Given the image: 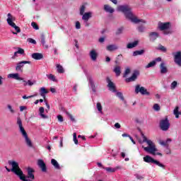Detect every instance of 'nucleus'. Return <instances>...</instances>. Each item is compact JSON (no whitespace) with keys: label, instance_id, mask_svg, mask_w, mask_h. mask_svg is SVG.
I'll return each instance as SVG.
<instances>
[{"label":"nucleus","instance_id":"f257e3e1","mask_svg":"<svg viewBox=\"0 0 181 181\" xmlns=\"http://www.w3.org/2000/svg\"><path fill=\"white\" fill-rule=\"evenodd\" d=\"M117 11L122 12L124 13L126 19L130 21L132 23L138 24L141 22V23H146V21L142 19L138 18L136 16H134L132 12V8L129 5H121L117 8Z\"/></svg>","mask_w":181,"mask_h":181},{"label":"nucleus","instance_id":"f03ea898","mask_svg":"<svg viewBox=\"0 0 181 181\" xmlns=\"http://www.w3.org/2000/svg\"><path fill=\"white\" fill-rule=\"evenodd\" d=\"M8 164L12 166L11 169L8 168V167H5L7 172H13L15 175H17L18 177H20V180L22 181H32L26 178L25 175H23V172L19 168V163L16 161H8Z\"/></svg>","mask_w":181,"mask_h":181},{"label":"nucleus","instance_id":"7ed1b4c3","mask_svg":"<svg viewBox=\"0 0 181 181\" xmlns=\"http://www.w3.org/2000/svg\"><path fill=\"white\" fill-rule=\"evenodd\" d=\"M17 125H18L20 133L21 134L23 138H24L27 146H28V148H33V144L32 143V140H30V139L28 136L26 130H25V128H23V126L22 124V119H21V117L17 118Z\"/></svg>","mask_w":181,"mask_h":181},{"label":"nucleus","instance_id":"20e7f679","mask_svg":"<svg viewBox=\"0 0 181 181\" xmlns=\"http://www.w3.org/2000/svg\"><path fill=\"white\" fill-rule=\"evenodd\" d=\"M141 136L143 139V142H146L147 145H148V146L147 147H145L144 146H142L145 152H148V153H151V155H156V153H155L156 152L157 149L155 144H153V141L148 140L144 134H141Z\"/></svg>","mask_w":181,"mask_h":181},{"label":"nucleus","instance_id":"39448f33","mask_svg":"<svg viewBox=\"0 0 181 181\" xmlns=\"http://www.w3.org/2000/svg\"><path fill=\"white\" fill-rule=\"evenodd\" d=\"M7 23L9 26H11V28H13V29H15L16 32L17 33H21V28L16 25V24H15V23H13V21H15V19L13 18V17L12 16V14H11V13H8L7 14Z\"/></svg>","mask_w":181,"mask_h":181},{"label":"nucleus","instance_id":"423d86ee","mask_svg":"<svg viewBox=\"0 0 181 181\" xmlns=\"http://www.w3.org/2000/svg\"><path fill=\"white\" fill-rule=\"evenodd\" d=\"M135 94H141V95H151V93L148 91L144 86H141V85L137 84L135 86L134 89Z\"/></svg>","mask_w":181,"mask_h":181},{"label":"nucleus","instance_id":"0eeeda50","mask_svg":"<svg viewBox=\"0 0 181 181\" xmlns=\"http://www.w3.org/2000/svg\"><path fill=\"white\" fill-rule=\"evenodd\" d=\"M144 162H146V163H154L157 166H159L160 168H163L165 169V165L160 163V162L153 159L152 157L150 156H146L144 157Z\"/></svg>","mask_w":181,"mask_h":181},{"label":"nucleus","instance_id":"6e6552de","mask_svg":"<svg viewBox=\"0 0 181 181\" xmlns=\"http://www.w3.org/2000/svg\"><path fill=\"white\" fill-rule=\"evenodd\" d=\"M170 127V123H169V119L168 117H165L164 119L160 120V128L162 131H168Z\"/></svg>","mask_w":181,"mask_h":181},{"label":"nucleus","instance_id":"1a4fd4ad","mask_svg":"<svg viewBox=\"0 0 181 181\" xmlns=\"http://www.w3.org/2000/svg\"><path fill=\"white\" fill-rule=\"evenodd\" d=\"M30 61H21L17 62L16 71L22 73V71H23V67H25V64H30Z\"/></svg>","mask_w":181,"mask_h":181},{"label":"nucleus","instance_id":"9d476101","mask_svg":"<svg viewBox=\"0 0 181 181\" xmlns=\"http://www.w3.org/2000/svg\"><path fill=\"white\" fill-rule=\"evenodd\" d=\"M173 56L174 57V62L175 64H177V66L181 67V52L178 51L173 52Z\"/></svg>","mask_w":181,"mask_h":181},{"label":"nucleus","instance_id":"9b49d317","mask_svg":"<svg viewBox=\"0 0 181 181\" xmlns=\"http://www.w3.org/2000/svg\"><path fill=\"white\" fill-rule=\"evenodd\" d=\"M106 83H107V87L110 91H112V93H117V89H115V84L112 83L110 77L106 78Z\"/></svg>","mask_w":181,"mask_h":181},{"label":"nucleus","instance_id":"f8f14e48","mask_svg":"<svg viewBox=\"0 0 181 181\" xmlns=\"http://www.w3.org/2000/svg\"><path fill=\"white\" fill-rule=\"evenodd\" d=\"M87 80L92 91L93 93H95L97 91V89L95 88V83H94V79H93V77L91 76L88 75Z\"/></svg>","mask_w":181,"mask_h":181},{"label":"nucleus","instance_id":"ddd939ff","mask_svg":"<svg viewBox=\"0 0 181 181\" xmlns=\"http://www.w3.org/2000/svg\"><path fill=\"white\" fill-rule=\"evenodd\" d=\"M158 26L160 30H168L170 28V23L159 22Z\"/></svg>","mask_w":181,"mask_h":181},{"label":"nucleus","instance_id":"4468645a","mask_svg":"<svg viewBox=\"0 0 181 181\" xmlns=\"http://www.w3.org/2000/svg\"><path fill=\"white\" fill-rule=\"evenodd\" d=\"M159 62H162V58L160 57H158V58H156L154 60H153L152 62L148 63L146 66V69H150V67H153L154 66L156 65V63H158Z\"/></svg>","mask_w":181,"mask_h":181},{"label":"nucleus","instance_id":"2eb2a0df","mask_svg":"<svg viewBox=\"0 0 181 181\" xmlns=\"http://www.w3.org/2000/svg\"><path fill=\"white\" fill-rule=\"evenodd\" d=\"M139 74V72H138L137 71H135L132 74V76L126 78V83H131V81H135V80L137 78Z\"/></svg>","mask_w":181,"mask_h":181},{"label":"nucleus","instance_id":"dca6fc26","mask_svg":"<svg viewBox=\"0 0 181 181\" xmlns=\"http://www.w3.org/2000/svg\"><path fill=\"white\" fill-rule=\"evenodd\" d=\"M37 165L39 166V168H40L42 172H47V168L46 167V164L45 163V161H43V160H38Z\"/></svg>","mask_w":181,"mask_h":181},{"label":"nucleus","instance_id":"f3484780","mask_svg":"<svg viewBox=\"0 0 181 181\" xmlns=\"http://www.w3.org/2000/svg\"><path fill=\"white\" fill-rule=\"evenodd\" d=\"M160 74H166V73H168V67L166 66V63L162 62L160 64Z\"/></svg>","mask_w":181,"mask_h":181},{"label":"nucleus","instance_id":"a211bd4d","mask_svg":"<svg viewBox=\"0 0 181 181\" xmlns=\"http://www.w3.org/2000/svg\"><path fill=\"white\" fill-rule=\"evenodd\" d=\"M151 42H155L158 37H159V34L156 32H151L148 34Z\"/></svg>","mask_w":181,"mask_h":181},{"label":"nucleus","instance_id":"6ab92c4d","mask_svg":"<svg viewBox=\"0 0 181 181\" xmlns=\"http://www.w3.org/2000/svg\"><path fill=\"white\" fill-rule=\"evenodd\" d=\"M31 57L34 60H42L43 59V54L39 52L33 53Z\"/></svg>","mask_w":181,"mask_h":181},{"label":"nucleus","instance_id":"aec40b11","mask_svg":"<svg viewBox=\"0 0 181 181\" xmlns=\"http://www.w3.org/2000/svg\"><path fill=\"white\" fill-rule=\"evenodd\" d=\"M27 172H28V178L31 179L32 180H33V179H35V175H33V173H35V170H33V168L28 167L27 168Z\"/></svg>","mask_w":181,"mask_h":181},{"label":"nucleus","instance_id":"412c9836","mask_svg":"<svg viewBox=\"0 0 181 181\" xmlns=\"http://www.w3.org/2000/svg\"><path fill=\"white\" fill-rule=\"evenodd\" d=\"M8 78H13L14 80H19V81L23 80V78H21V76H19V74L18 73L8 74Z\"/></svg>","mask_w":181,"mask_h":181},{"label":"nucleus","instance_id":"4be33fe9","mask_svg":"<svg viewBox=\"0 0 181 181\" xmlns=\"http://www.w3.org/2000/svg\"><path fill=\"white\" fill-rule=\"evenodd\" d=\"M93 15V13L91 12H87L82 15V20L84 21V22H88V20L90 18H91Z\"/></svg>","mask_w":181,"mask_h":181},{"label":"nucleus","instance_id":"5701e85b","mask_svg":"<svg viewBox=\"0 0 181 181\" xmlns=\"http://www.w3.org/2000/svg\"><path fill=\"white\" fill-rule=\"evenodd\" d=\"M106 50H107V52H114L118 50V47L115 44L109 45L106 47Z\"/></svg>","mask_w":181,"mask_h":181},{"label":"nucleus","instance_id":"b1692460","mask_svg":"<svg viewBox=\"0 0 181 181\" xmlns=\"http://www.w3.org/2000/svg\"><path fill=\"white\" fill-rule=\"evenodd\" d=\"M89 56L91 59V60H93V62H95V60H97V56H98V54H97V52L95 51V49H92L90 52Z\"/></svg>","mask_w":181,"mask_h":181},{"label":"nucleus","instance_id":"393cba45","mask_svg":"<svg viewBox=\"0 0 181 181\" xmlns=\"http://www.w3.org/2000/svg\"><path fill=\"white\" fill-rule=\"evenodd\" d=\"M51 163L57 170H60V169H62V168H60V164H59V162H57L54 158L51 160Z\"/></svg>","mask_w":181,"mask_h":181},{"label":"nucleus","instance_id":"a878e982","mask_svg":"<svg viewBox=\"0 0 181 181\" xmlns=\"http://www.w3.org/2000/svg\"><path fill=\"white\" fill-rule=\"evenodd\" d=\"M104 10L105 11V12H107V13H114V12H115V10L111 7V6L105 4L104 6Z\"/></svg>","mask_w":181,"mask_h":181},{"label":"nucleus","instance_id":"bb28decb","mask_svg":"<svg viewBox=\"0 0 181 181\" xmlns=\"http://www.w3.org/2000/svg\"><path fill=\"white\" fill-rule=\"evenodd\" d=\"M39 111H40V116L41 117V118H42V119H47V118H49L48 115H46L44 114L45 107H40L39 108Z\"/></svg>","mask_w":181,"mask_h":181},{"label":"nucleus","instance_id":"cd10ccee","mask_svg":"<svg viewBox=\"0 0 181 181\" xmlns=\"http://www.w3.org/2000/svg\"><path fill=\"white\" fill-rule=\"evenodd\" d=\"M48 91L46 90V88L42 87L40 88V95L43 98H46V94H47Z\"/></svg>","mask_w":181,"mask_h":181},{"label":"nucleus","instance_id":"c85d7f7f","mask_svg":"<svg viewBox=\"0 0 181 181\" xmlns=\"http://www.w3.org/2000/svg\"><path fill=\"white\" fill-rule=\"evenodd\" d=\"M139 42L138 40H136L133 42L128 43L127 45V49H134V47H136L138 46V44Z\"/></svg>","mask_w":181,"mask_h":181},{"label":"nucleus","instance_id":"c756f323","mask_svg":"<svg viewBox=\"0 0 181 181\" xmlns=\"http://www.w3.org/2000/svg\"><path fill=\"white\" fill-rule=\"evenodd\" d=\"M118 169H121V167L117 166L114 168H112L111 167L105 168V170L109 172L110 173H114V172H117V170H118Z\"/></svg>","mask_w":181,"mask_h":181},{"label":"nucleus","instance_id":"7c9ffc66","mask_svg":"<svg viewBox=\"0 0 181 181\" xmlns=\"http://www.w3.org/2000/svg\"><path fill=\"white\" fill-rule=\"evenodd\" d=\"M56 67L57 73H59V74H63V73H64V68H63V66L60 65V64H57L56 65Z\"/></svg>","mask_w":181,"mask_h":181},{"label":"nucleus","instance_id":"2f4dec72","mask_svg":"<svg viewBox=\"0 0 181 181\" xmlns=\"http://www.w3.org/2000/svg\"><path fill=\"white\" fill-rule=\"evenodd\" d=\"M113 71L115 73L117 77L121 76V66H115Z\"/></svg>","mask_w":181,"mask_h":181},{"label":"nucleus","instance_id":"473e14b6","mask_svg":"<svg viewBox=\"0 0 181 181\" xmlns=\"http://www.w3.org/2000/svg\"><path fill=\"white\" fill-rule=\"evenodd\" d=\"M145 53V49L136 50L133 52V56H141Z\"/></svg>","mask_w":181,"mask_h":181},{"label":"nucleus","instance_id":"72a5a7b5","mask_svg":"<svg viewBox=\"0 0 181 181\" xmlns=\"http://www.w3.org/2000/svg\"><path fill=\"white\" fill-rule=\"evenodd\" d=\"M168 142H172V139H168L165 141L160 140L159 143H160L163 146H166L167 148H169V146L168 145Z\"/></svg>","mask_w":181,"mask_h":181},{"label":"nucleus","instance_id":"f704fd0d","mask_svg":"<svg viewBox=\"0 0 181 181\" xmlns=\"http://www.w3.org/2000/svg\"><path fill=\"white\" fill-rule=\"evenodd\" d=\"M46 76L51 81H54V82L57 81V80L56 79V76H54V75H53L52 74H47Z\"/></svg>","mask_w":181,"mask_h":181},{"label":"nucleus","instance_id":"c9c22d12","mask_svg":"<svg viewBox=\"0 0 181 181\" xmlns=\"http://www.w3.org/2000/svg\"><path fill=\"white\" fill-rule=\"evenodd\" d=\"M175 118H179V115H181V112H179V107H176L173 111Z\"/></svg>","mask_w":181,"mask_h":181},{"label":"nucleus","instance_id":"e433bc0d","mask_svg":"<svg viewBox=\"0 0 181 181\" xmlns=\"http://www.w3.org/2000/svg\"><path fill=\"white\" fill-rule=\"evenodd\" d=\"M113 93H116V96L118 97V98H119V100H121L122 101H124V95H122V93L118 92L117 90L116 92Z\"/></svg>","mask_w":181,"mask_h":181},{"label":"nucleus","instance_id":"4c0bfd02","mask_svg":"<svg viewBox=\"0 0 181 181\" xmlns=\"http://www.w3.org/2000/svg\"><path fill=\"white\" fill-rule=\"evenodd\" d=\"M157 49L160 50V52H163V53H166L167 51L166 47L162 45H159Z\"/></svg>","mask_w":181,"mask_h":181},{"label":"nucleus","instance_id":"58836bf2","mask_svg":"<svg viewBox=\"0 0 181 181\" xmlns=\"http://www.w3.org/2000/svg\"><path fill=\"white\" fill-rule=\"evenodd\" d=\"M137 30L138 32H139L140 33H144V32H145V26L144 25H139L137 27Z\"/></svg>","mask_w":181,"mask_h":181},{"label":"nucleus","instance_id":"ea45409f","mask_svg":"<svg viewBox=\"0 0 181 181\" xmlns=\"http://www.w3.org/2000/svg\"><path fill=\"white\" fill-rule=\"evenodd\" d=\"M176 87H177V81H174L170 84V89L175 90V88H176Z\"/></svg>","mask_w":181,"mask_h":181},{"label":"nucleus","instance_id":"a19ab883","mask_svg":"<svg viewBox=\"0 0 181 181\" xmlns=\"http://www.w3.org/2000/svg\"><path fill=\"white\" fill-rule=\"evenodd\" d=\"M85 11H86V6L82 5L80 8V15L81 16L84 15Z\"/></svg>","mask_w":181,"mask_h":181},{"label":"nucleus","instance_id":"79ce46f5","mask_svg":"<svg viewBox=\"0 0 181 181\" xmlns=\"http://www.w3.org/2000/svg\"><path fill=\"white\" fill-rule=\"evenodd\" d=\"M96 107H97V110L98 111H99V112H103V106L101 105V103H98L97 105H96Z\"/></svg>","mask_w":181,"mask_h":181},{"label":"nucleus","instance_id":"37998d69","mask_svg":"<svg viewBox=\"0 0 181 181\" xmlns=\"http://www.w3.org/2000/svg\"><path fill=\"white\" fill-rule=\"evenodd\" d=\"M16 52H17L18 54H21V55L25 54V49H22L21 47H18V50Z\"/></svg>","mask_w":181,"mask_h":181},{"label":"nucleus","instance_id":"c03bdc74","mask_svg":"<svg viewBox=\"0 0 181 181\" xmlns=\"http://www.w3.org/2000/svg\"><path fill=\"white\" fill-rule=\"evenodd\" d=\"M74 142L75 145H78V140L77 139V133H74Z\"/></svg>","mask_w":181,"mask_h":181},{"label":"nucleus","instance_id":"a18cd8bd","mask_svg":"<svg viewBox=\"0 0 181 181\" xmlns=\"http://www.w3.org/2000/svg\"><path fill=\"white\" fill-rule=\"evenodd\" d=\"M153 108L155 111H160V106L158 103L154 104L153 106Z\"/></svg>","mask_w":181,"mask_h":181},{"label":"nucleus","instance_id":"49530a36","mask_svg":"<svg viewBox=\"0 0 181 181\" xmlns=\"http://www.w3.org/2000/svg\"><path fill=\"white\" fill-rule=\"evenodd\" d=\"M24 86H33V82L30 80H28L27 82L26 81H23Z\"/></svg>","mask_w":181,"mask_h":181},{"label":"nucleus","instance_id":"de8ad7c7","mask_svg":"<svg viewBox=\"0 0 181 181\" xmlns=\"http://www.w3.org/2000/svg\"><path fill=\"white\" fill-rule=\"evenodd\" d=\"M123 31H124V27H120L116 31V35H121V33H122Z\"/></svg>","mask_w":181,"mask_h":181},{"label":"nucleus","instance_id":"09e8293b","mask_svg":"<svg viewBox=\"0 0 181 181\" xmlns=\"http://www.w3.org/2000/svg\"><path fill=\"white\" fill-rule=\"evenodd\" d=\"M31 26H33V29H35V30H39V25H37L36 23L33 22Z\"/></svg>","mask_w":181,"mask_h":181},{"label":"nucleus","instance_id":"8fccbe9b","mask_svg":"<svg viewBox=\"0 0 181 181\" xmlns=\"http://www.w3.org/2000/svg\"><path fill=\"white\" fill-rule=\"evenodd\" d=\"M41 43L42 45V46H45V45L46 44V40H45V35L42 34L41 35Z\"/></svg>","mask_w":181,"mask_h":181},{"label":"nucleus","instance_id":"3c124183","mask_svg":"<svg viewBox=\"0 0 181 181\" xmlns=\"http://www.w3.org/2000/svg\"><path fill=\"white\" fill-rule=\"evenodd\" d=\"M129 73H131V69H129V68H127L124 71V77H127Z\"/></svg>","mask_w":181,"mask_h":181},{"label":"nucleus","instance_id":"603ef678","mask_svg":"<svg viewBox=\"0 0 181 181\" xmlns=\"http://www.w3.org/2000/svg\"><path fill=\"white\" fill-rule=\"evenodd\" d=\"M7 108L9 110V111H10V112H11V114H15V110H13L12 106L11 105H8Z\"/></svg>","mask_w":181,"mask_h":181},{"label":"nucleus","instance_id":"864d4df0","mask_svg":"<svg viewBox=\"0 0 181 181\" xmlns=\"http://www.w3.org/2000/svg\"><path fill=\"white\" fill-rule=\"evenodd\" d=\"M28 42L29 43H32L33 45H36V40H33V38H28Z\"/></svg>","mask_w":181,"mask_h":181},{"label":"nucleus","instance_id":"5fc2aeb1","mask_svg":"<svg viewBox=\"0 0 181 181\" xmlns=\"http://www.w3.org/2000/svg\"><path fill=\"white\" fill-rule=\"evenodd\" d=\"M76 29H81V25L79 21L76 22Z\"/></svg>","mask_w":181,"mask_h":181},{"label":"nucleus","instance_id":"6e6d98bb","mask_svg":"<svg viewBox=\"0 0 181 181\" xmlns=\"http://www.w3.org/2000/svg\"><path fill=\"white\" fill-rule=\"evenodd\" d=\"M33 97H35V95H32L30 96H26V95H24L23 96V100H28V98H33Z\"/></svg>","mask_w":181,"mask_h":181},{"label":"nucleus","instance_id":"4d7b16f0","mask_svg":"<svg viewBox=\"0 0 181 181\" xmlns=\"http://www.w3.org/2000/svg\"><path fill=\"white\" fill-rule=\"evenodd\" d=\"M57 119L59 121V122H63L64 121L63 117L62 115H58Z\"/></svg>","mask_w":181,"mask_h":181},{"label":"nucleus","instance_id":"13d9d810","mask_svg":"<svg viewBox=\"0 0 181 181\" xmlns=\"http://www.w3.org/2000/svg\"><path fill=\"white\" fill-rule=\"evenodd\" d=\"M115 127L117 129H119V128H121V124H119V123H115Z\"/></svg>","mask_w":181,"mask_h":181},{"label":"nucleus","instance_id":"bf43d9fd","mask_svg":"<svg viewBox=\"0 0 181 181\" xmlns=\"http://www.w3.org/2000/svg\"><path fill=\"white\" fill-rule=\"evenodd\" d=\"M18 57V52H15L13 56L11 57V59H15Z\"/></svg>","mask_w":181,"mask_h":181},{"label":"nucleus","instance_id":"052dcab7","mask_svg":"<svg viewBox=\"0 0 181 181\" xmlns=\"http://www.w3.org/2000/svg\"><path fill=\"white\" fill-rule=\"evenodd\" d=\"M122 136H123V138H125V137L129 138V136H131L128 134L124 133V134H122Z\"/></svg>","mask_w":181,"mask_h":181},{"label":"nucleus","instance_id":"680f3d73","mask_svg":"<svg viewBox=\"0 0 181 181\" xmlns=\"http://www.w3.org/2000/svg\"><path fill=\"white\" fill-rule=\"evenodd\" d=\"M105 40V38H104V37H100V39H99V42H100V43H104V41Z\"/></svg>","mask_w":181,"mask_h":181},{"label":"nucleus","instance_id":"e2e57ef3","mask_svg":"<svg viewBox=\"0 0 181 181\" xmlns=\"http://www.w3.org/2000/svg\"><path fill=\"white\" fill-rule=\"evenodd\" d=\"M24 110H26V107L25 106H21L20 107V111L21 112L23 111Z\"/></svg>","mask_w":181,"mask_h":181},{"label":"nucleus","instance_id":"0e129e2a","mask_svg":"<svg viewBox=\"0 0 181 181\" xmlns=\"http://www.w3.org/2000/svg\"><path fill=\"white\" fill-rule=\"evenodd\" d=\"M74 42H75V47H76V49H78V44H77L78 43V42L77 41V40H75Z\"/></svg>","mask_w":181,"mask_h":181},{"label":"nucleus","instance_id":"69168bd1","mask_svg":"<svg viewBox=\"0 0 181 181\" xmlns=\"http://www.w3.org/2000/svg\"><path fill=\"white\" fill-rule=\"evenodd\" d=\"M73 90H74V91L75 93L77 92V85H74V86Z\"/></svg>","mask_w":181,"mask_h":181},{"label":"nucleus","instance_id":"338daca9","mask_svg":"<svg viewBox=\"0 0 181 181\" xmlns=\"http://www.w3.org/2000/svg\"><path fill=\"white\" fill-rule=\"evenodd\" d=\"M105 62H107V63L111 62V58H110L109 57H106Z\"/></svg>","mask_w":181,"mask_h":181},{"label":"nucleus","instance_id":"774afa93","mask_svg":"<svg viewBox=\"0 0 181 181\" xmlns=\"http://www.w3.org/2000/svg\"><path fill=\"white\" fill-rule=\"evenodd\" d=\"M50 91L51 93H56V89L54 88H51Z\"/></svg>","mask_w":181,"mask_h":181}]
</instances>
